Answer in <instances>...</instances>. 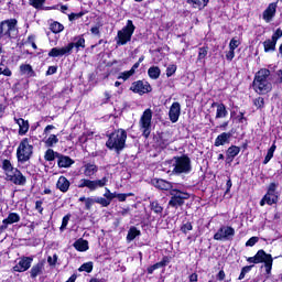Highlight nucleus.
<instances>
[{
	"instance_id": "473e14b6",
	"label": "nucleus",
	"mask_w": 282,
	"mask_h": 282,
	"mask_svg": "<svg viewBox=\"0 0 282 282\" xmlns=\"http://www.w3.org/2000/svg\"><path fill=\"white\" fill-rule=\"evenodd\" d=\"M264 52H274L276 50V42L273 40H265L263 42Z\"/></svg>"
},
{
	"instance_id": "f257e3e1",
	"label": "nucleus",
	"mask_w": 282,
	"mask_h": 282,
	"mask_svg": "<svg viewBox=\"0 0 282 282\" xmlns=\"http://www.w3.org/2000/svg\"><path fill=\"white\" fill-rule=\"evenodd\" d=\"M253 89L257 94H269L272 91V82H270V69L261 68L253 79Z\"/></svg>"
},
{
	"instance_id": "a211bd4d",
	"label": "nucleus",
	"mask_w": 282,
	"mask_h": 282,
	"mask_svg": "<svg viewBox=\"0 0 282 282\" xmlns=\"http://www.w3.org/2000/svg\"><path fill=\"white\" fill-rule=\"evenodd\" d=\"M275 15H276V2H272L263 11L262 19L265 21V23H270Z\"/></svg>"
},
{
	"instance_id": "3c124183",
	"label": "nucleus",
	"mask_w": 282,
	"mask_h": 282,
	"mask_svg": "<svg viewBox=\"0 0 282 282\" xmlns=\"http://www.w3.org/2000/svg\"><path fill=\"white\" fill-rule=\"evenodd\" d=\"M94 204H96V199L88 197L87 199H85V208L86 210H91V206H94Z\"/></svg>"
},
{
	"instance_id": "6e6d98bb",
	"label": "nucleus",
	"mask_w": 282,
	"mask_h": 282,
	"mask_svg": "<svg viewBox=\"0 0 282 282\" xmlns=\"http://www.w3.org/2000/svg\"><path fill=\"white\" fill-rule=\"evenodd\" d=\"M259 241L258 237H251L247 242L246 246L252 248Z\"/></svg>"
},
{
	"instance_id": "09e8293b",
	"label": "nucleus",
	"mask_w": 282,
	"mask_h": 282,
	"mask_svg": "<svg viewBox=\"0 0 282 282\" xmlns=\"http://www.w3.org/2000/svg\"><path fill=\"white\" fill-rule=\"evenodd\" d=\"M241 45V41H239L237 37L231 39L229 43V50H237L238 46Z\"/></svg>"
},
{
	"instance_id": "2eb2a0df",
	"label": "nucleus",
	"mask_w": 282,
	"mask_h": 282,
	"mask_svg": "<svg viewBox=\"0 0 282 282\" xmlns=\"http://www.w3.org/2000/svg\"><path fill=\"white\" fill-rule=\"evenodd\" d=\"M32 261H34L32 257H22L13 267L14 272H26L32 267Z\"/></svg>"
},
{
	"instance_id": "0eeeda50",
	"label": "nucleus",
	"mask_w": 282,
	"mask_h": 282,
	"mask_svg": "<svg viewBox=\"0 0 282 282\" xmlns=\"http://www.w3.org/2000/svg\"><path fill=\"white\" fill-rule=\"evenodd\" d=\"M33 151L34 147L30 144V139H23L17 149L18 162H28L32 158Z\"/></svg>"
},
{
	"instance_id": "f03ea898",
	"label": "nucleus",
	"mask_w": 282,
	"mask_h": 282,
	"mask_svg": "<svg viewBox=\"0 0 282 282\" xmlns=\"http://www.w3.org/2000/svg\"><path fill=\"white\" fill-rule=\"evenodd\" d=\"M172 173L173 175H188L193 171V165L191 164V158L186 155L174 156L172 159Z\"/></svg>"
},
{
	"instance_id": "774afa93",
	"label": "nucleus",
	"mask_w": 282,
	"mask_h": 282,
	"mask_svg": "<svg viewBox=\"0 0 282 282\" xmlns=\"http://www.w3.org/2000/svg\"><path fill=\"white\" fill-rule=\"evenodd\" d=\"M198 281V275L197 273H192L189 275V282H197Z\"/></svg>"
},
{
	"instance_id": "7ed1b4c3",
	"label": "nucleus",
	"mask_w": 282,
	"mask_h": 282,
	"mask_svg": "<svg viewBox=\"0 0 282 282\" xmlns=\"http://www.w3.org/2000/svg\"><path fill=\"white\" fill-rule=\"evenodd\" d=\"M2 169L7 175L8 182H12L13 184L18 186H25V176L19 171L18 169H14L12 166V163L8 160L2 161Z\"/></svg>"
},
{
	"instance_id": "c756f323",
	"label": "nucleus",
	"mask_w": 282,
	"mask_h": 282,
	"mask_svg": "<svg viewBox=\"0 0 282 282\" xmlns=\"http://www.w3.org/2000/svg\"><path fill=\"white\" fill-rule=\"evenodd\" d=\"M162 74V70L158 66H152L148 69V75L152 80H158L160 78V75Z\"/></svg>"
},
{
	"instance_id": "4c0bfd02",
	"label": "nucleus",
	"mask_w": 282,
	"mask_h": 282,
	"mask_svg": "<svg viewBox=\"0 0 282 282\" xmlns=\"http://www.w3.org/2000/svg\"><path fill=\"white\" fill-rule=\"evenodd\" d=\"M63 30H65V26H63V24H61L59 22H53L51 24V31L54 34H61V32H63Z\"/></svg>"
},
{
	"instance_id": "79ce46f5",
	"label": "nucleus",
	"mask_w": 282,
	"mask_h": 282,
	"mask_svg": "<svg viewBox=\"0 0 282 282\" xmlns=\"http://www.w3.org/2000/svg\"><path fill=\"white\" fill-rule=\"evenodd\" d=\"M56 155H58V153H55L54 150L52 149H48L46 152H45V160L47 162H53V160H55Z\"/></svg>"
},
{
	"instance_id": "13d9d810",
	"label": "nucleus",
	"mask_w": 282,
	"mask_h": 282,
	"mask_svg": "<svg viewBox=\"0 0 282 282\" xmlns=\"http://www.w3.org/2000/svg\"><path fill=\"white\" fill-rule=\"evenodd\" d=\"M254 105L258 107V109H261V107H263V105H264L263 97H259V98L254 99Z\"/></svg>"
},
{
	"instance_id": "603ef678",
	"label": "nucleus",
	"mask_w": 282,
	"mask_h": 282,
	"mask_svg": "<svg viewBox=\"0 0 282 282\" xmlns=\"http://www.w3.org/2000/svg\"><path fill=\"white\" fill-rule=\"evenodd\" d=\"M282 36V30L281 29H276V31L273 33L271 41H274L276 43V41H279V39H281Z\"/></svg>"
},
{
	"instance_id": "a19ab883",
	"label": "nucleus",
	"mask_w": 282,
	"mask_h": 282,
	"mask_svg": "<svg viewBox=\"0 0 282 282\" xmlns=\"http://www.w3.org/2000/svg\"><path fill=\"white\" fill-rule=\"evenodd\" d=\"M133 76V70H126L119 74L118 80H129Z\"/></svg>"
},
{
	"instance_id": "ea45409f",
	"label": "nucleus",
	"mask_w": 282,
	"mask_h": 282,
	"mask_svg": "<svg viewBox=\"0 0 282 282\" xmlns=\"http://www.w3.org/2000/svg\"><path fill=\"white\" fill-rule=\"evenodd\" d=\"M94 270V262H86L80 265L79 272H91Z\"/></svg>"
},
{
	"instance_id": "49530a36",
	"label": "nucleus",
	"mask_w": 282,
	"mask_h": 282,
	"mask_svg": "<svg viewBox=\"0 0 282 282\" xmlns=\"http://www.w3.org/2000/svg\"><path fill=\"white\" fill-rule=\"evenodd\" d=\"M95 204H100L101 206L107 207L111 204V200H109V198L98 197L95 199Z\"/></svg>"
},
{
	"instance_id": "e433bc0d",
	"label": "nucleus",
	"mask_w": 282,
	"mask_h": 282,
	"mask_svg": "<svg viewBox=\"0 0 282 282\" xmlns=\"http://www.w3.org/2000/svg\"><path fill=\"white\" fill-rule=\"evenodd\" d=\"M274 151H276V144H272L271 148L268 150V153L264 158L263 164H268L272 158H274Z\"/></svg>"
},
{
	"instance_id": "20e7f679",
	"label": "nucleus",
	"mask_w": 282,
	"mask_h": 282,
	"mask_svg": "<svg viewBox=\"0 0 282 282\" xmlns=\"http://www.w3.org/2000/svg\"><path fill=\"white\" fill-rule=\"evenodd\" d=\"M127 143V131L119 129L112 132L108 141L106 142V147L111 151L120 152L124 149V144Z\"/></svg>"
},
{
	"instance_id": "6e6552de",
	"label": "nucleus",
	"mask_w": 282,
	"mask_h": 282,
	"mask_svg": "<svg viewBox=\"0 0 282 282\" xmlns=\"http://www.w3.org/2000/svg\"><path fill=\"white\" fill-rule=\"evenodd\" d=\"M134 32L135 25H133V21L128 20L127 25L117 33V45H127Z\"/></svg>"
},
{
	"instance_id": "4be33fe9",
	"label": "nucleus",
	"mask_w": 282,
	"mask_h": 282,
	"mask_svg": "<svg viewBox=\"0 0 282 282\" xmlns=\"http://www.w3.org/2000/svg\"><path fill=\"white\" fill-rule=\"evenodd\" d=\"M20 74L26 76V78H34L36 76V72H34V68L30 64L20 65Z\"/></svg>"
},
{
	"instance_id": "39448f33",
	"label": "nucleus",
	"mask_w": 282,
	"mask_h": 282,
	"mask_svg": "<svg viewBox=\"0 0 282 282\" xmlns=\"http://www.w3.org/2000/svg\"><path fill=\"white\" fill-rule=\"evenodd\" d=\"M17 19L4 20L0 23V39H17L19 29Z\"/></svg>"
},
{
	"instance_id": "0e129e2a",
	"label": "nucleus",
	"mask_w": 282,
	"mask_h": 282,
	"mask_svg": "<svg viewBox=\"0 0 282 282\" xmlns=\"http://www.w3.org/2000/svg\"><path fill=\"white\" fill-rule=\"evenodd\" d=\"M35 208L39 210V213H43V203L41 200H37L35 203Z\"/></svg>"
},
{
	"instance_id": "69168bd1",
	"label": "nucleus",
	"mask_w": 282,
	"mask_h": 282,
	"mask_svg": "<svg viewBox=\"0 0 282 282\" xmlns=\"http://www.w3.org/2000/svg\"><path fill=\"white\" fill-rule=\"evenodd\" d=\"M224 279H226V272H224V270H221L217 274V280L218 281H224Z\"/></svg>"
},
{
	"instance_id": "37998d69",
	"label": "nucleus",
	"mask_w": 282,
	"mask_h": 282,
	"mask_svg": "<svg viewBox=\"0 0 282 282\" xmlns=\"http://www.w3.org/2000/svg\"><path fill=\"white\" fill-rule=\"evenodd\" d=\"M46 147H52L53 144H58V137L56 134H51L46 141H45Z\"/></svg>"
},
{
	"instance_id": "4d7b16f0",
	"label": "nucleus",
	"mask_w": 282,
	"mask_h": 282,
	"mask_svg": "<svg viewBox=\"0 0 282 282\" xmlns=\"http://www.w3.org/2000/svg\"><path fill=\"white\" fill-rule=\"evenodd\" d=\"M58 261V256L54 254L53 257L50 256L47 258V262L50 263V265H56V262Z\"/></svg>"
},
{
	"instance_id": "bf43d9fd",
	"label": "nucleus",
	"mask_w": 282,
	"mask_h": 282,
	"mask_svg": "<svg viewBox=\"0 0 282 282\" xmlns=\"http://www.w3.org/2000/svg\"><path fill=\"white\" fill-rule=\"evenodd\" d=\"M56 72H57L56 66H50L47 72H46V76H52L53 74H56Z\"/></svg>"
},
{
	"instance_id": "aec40b11",
	"label": "nucleus",
	"mask_w": 282,
	"mask_h": 282,
	"mask_svg": "<svg viewBox=\"0 0 282 282\" xmlns=\"http://www.w3.org/2000/svg\"><path fill=\"white\" fill-rule=\"evenodd\" d=\"M69 186H72L69 180H67L65 176H59L56 183V188L61 191V193H67V191H69Z\"/></svg>"
},
{
	"instance_id": "b1692460",
	"label": "nucleus",
	"mask_w": 282,
	"mask_h": 282,
	"mask_svg": "<svg viewBox=\"0 0 282 282\" xmlns=\"http://www.w3.org/2000/svg\"><path fill=\"white\" fill-rule=\"evenodd\" d=\"M72 164H74V160H72L69 156L58 155L57 165L59 169H69Z\"/></svg>"
},
{
	"instance_id": "9b49d317",
	"label": "nucleus",
	"mask_w": 282,
	"mask_h": 282,
	"mask_svg": "<svg viewBox=\"0 0 282 282\" xmlns=\"http://www.w3.org/2000/svg\"><path fill=\"white\" fill-rule=\"evenodd\" d=\"M172 195L169 206H172L173 208H178V206H184V200L188 199L191 197V194L186 192H182L177 188H174L170 192Z\"/></svg>"
},
{
	"instance_id": "393cba45",
	"label": "nucleus",
	"mask_w": 282,
	"mask_h": 282,
	"mask_svg": "<svg viewBox=\"0 0 282 282\" xmlns=\"http://www.w3.org/2000/svg\"><path fill=\"white\" fill-rule=\"evenodd\" d=\"M74 248L78 250V252H87V250H89V242L80 238L74 242Z\"/></svg>"
},
{
	"instance_id": "c85d7f7f",
	"label": "nucleus",
	"mask_w": 282,
	"mask_h": 282,
	"mask_svg": "<svg viewBox=\"0 0 282 282\" xmlns=\"http://www.w3.org/2000/svg\"><path fill=\"white\" fill-rule=\"evenodd\" d=\"M208 1L210 0H187V3H189V6L196 10H204V8L208 6Z\"/></svg>"
},
{
	"instance_id": "6ab92c4d",
	"label": "nucleus",
	"mask_w": 282,
	"mask_h": 282,
	"mask_svg": "<svg viewBox=\"0 0 282 282\" xmlns=\"http://www.w3.org/2000/svg\"><path fill=\"white\" fill-rule=\"evenodd\" d=\"M153 186H155V188H160L161 191H173L175 189L173 187V184L162 180V178H155L152 181Z\"/></svg>"
},
{
	"instance_id": "c03bdc74",
	"label": "nucleus",
	"mask_w": 282,
	"mask_h": 282,
	"mask_svg": "<svg viewBox=\"0 0 282 282\" xmlns=\"http://www.w3.org/2000/svg\"><path fill=\"white\" fill-rule=\"evenodd\" d=\"M208 56V47H200L198 51L197 61H204Z\"/></svg>"
},
{
	"instance_id": "4468645a",
	"label": "nucleus",
	"mask_w": 282,
	"mask_h": 282,
	"mask_svg": "<svg viewBox=\"0 0 282 282\" xmlns=\"http://www.w3.org/2000/svg\"><path fill=\"white\" fill-rule=\"evenodd\" d=\"M72 50H74V44H68L62 48L53 47L48 52V56L51 58H58V56H69V54H72Z\"/></svg>"
},
{
	"instance_id": "5701e85b",
	"label": "nucleus",
	"mask_w": 282,
	"mask_h": 282,
	"mask_svg": "<svg viewBox=\"0 0 282 282\" xmlns=\"http://www.w3.org/2000/svg\"><path fill=\"white\" fill-rule=\"evenodd\" d=\"M14 122H17V124L20 128L19 129L20 135H25V132L30 131V123L25 119H23V118H20V119L14 118Z\"/></svg>"
},
{
	"instance_id": "cd10ccee",
	"label": "nucleus",
	"mask_w": 282,
	"mask_h": 282,
	"mask_svg": "<svg viewBox=\"0 0 282 282\" xmlns=\"http://www.w3.org/2000/svg\"><path fill=\"white\" fill-rule=\"evenodd\" d=\"M84 175L86 177H91V175H96L98 173V166L95 164L88 163L83 166Z\"/></svg>"
},
{
	"instance_id": "ddd939ff",
	"label": "nucleus",
	"mask_w": 282,
	"mask_h": 282,
	"mask_svg": "<svg viewBox=\"0 0 282 282\" xmlns=\"http://www.w3.org/2000/svg\"><path fill=\"white\" fill-rule=\"evenodd\" d=\"M235 237V228L223 226L214 235V239L216 241H229V239Z\"/></svg>"
},
{
	"instance_id": "7c9ffc66",
	"label": "nucleus",
	"mask_w": 282,
	"mask_h": 282,
	"mask_svg": "<svg viewBox=\"0 0 282 282\" xmlns=\"http://www.w3.org/2000/svg\"><path fill=\"white\" fill-rule=\"evenodd\" d=\"M43 272V262H39L37 264H34L31 269V278L36 279L39 274Z\"/></svg>"
},
{
	"instance_id": "2f4dec72",
	"label": "nucleus",
	"mask_w": 282,
	"mask_h": 282,
	"mask_svg": "<svg viewBox=\"0 0 282 282\" xmlns=\"http://www.w3.org/2000/svg\"><path fill=\"white\" fill-rule=\"evenodd\" d=\"M238 153H241V148L231 145L227 150V158L235 160V158H237Z\"/></svg>"
},
{
	"instance_id": "338daca9",
	"label": "nucleus",
	"mask_w": 282,
	"mask_h": 282,
	"mask_svg": "<svg viewBox=\"0 0 282 282\" xmlns=\"http://www.w3.org/2000/svg\"><path fill=\"white\" fill-rule=\"evenodd\" d=\"M29 43H31V47H33V50H36V43H34V35H31L28 37Z\"/></svg>"
},
{
	"instance_id": "58836bf2",
	"label": "nucleus",
	"mask_w": 282,
	"mask_h": 282,
	"mask_svg": "<svg viewBox=\"0 0 282 282\" xmlns=\"http://www.w3.org/2000/svg\"><path fill=\"white\" fill-rule=\"evenodd\" d=\"M151 210H153V213H155V215H162L164 208L161 207L159 202H152L151 203Z\"/></svg>"
},
{
	"instance_id": "de8ad7c7",
	"label": "nucleus",
	"mask_w": 282,
	"mask_h": 282,
	"mask_svg": "<svg viewBox=\"0 0 282 282\" xmlns=\"http://www.w3.org/2000/svg\"><path fill=\"white\" fill-rule=\"evenodd\" d=\"M175 72H177V66L175 64L169 65L166 68L167 78H171V76H173V74H175Z\"/></svg>"
},
{
	"instance_id": "9d476101",
	"label": "nucleus",
	"mask_w": 282,
	"mask_h": 282,
	"mask_svg": "<svg viewBox=\"0 0 282 282\" xmlns=\"http://www.w3.org/2000/svg\"><path fill=\"white\" fill-rule=\"evenodd\" d=\"M151 120H153V110L145 109L140 118L139 124L144 138L151 135Z\"/></svg>"
},
{
	"instance_id": "f704fd0d",
	"label": "nucleus",
	"mask_w": 282,
	"mask_h": 282,
	"mask_svg": "<svg viewBox=\"0 0 282 282\" xmlns=\"http://www.w3.org/2000/svg\"><path fill=\"white\" fill-rule=\"evenodd\" d=\"M135 237H140V230H138L135 227H131L128 231L127 239L128 241H133Z\"/></svg>"
},
{
	"instance_id": "052dcab7",
	"label": "nucleus",
	"mask_w": 282,
	"mask_h": 282,
	"mask_svg": "<svg viewBox=\"0 0 282 282\" xmlns=\"http://www.w3.org/2000/svg\"><path fill=\"white\" fill-rule=\"evenodd\" d=\"M227 61H232L235 58V51L232 48H229V52L226 54Z\"/></svg>"
},
{
	"instance_id": "8fccbe9b",
	"label": "nucleus",
	"mask_w": 282,
	"mask_h": 282,
	"mask_svg": "<svg viewBox=\"0 0 282 282\" xmlns=\"http://www.w3.org/2000/svg\"><path fill=\"white\" fill-rule=\"evenodd\" d=\"M72 215H66L63 217L62 219V226H61V230H65V228H67V225L69 224V219H70Z\"/></svg>"
},
{
	"instance_id": "a878e982",
	"label": "nucleus",
	"mask_w": 282,
	"mask_h": 282,
	"mask_svg": "<svg viewBox=\"0 0 282 282\" xmlns=\"http://www.w3.org/2000/svg\"><path fill=\"white\" fill-rule=\"evenodd\" d=\"M213 107H216V118H226L228 116V110L224 104L214 102Z\"/></svg>"
},
{
	"instance_id": "f3484780",
	"label": "nucleus",
	"mask_w": 282,
	"mask_h": 282,
	"mask_svg": "<svg viewBox=\"0 0 282 282\" xmlns=\"http://www.w3.org/2000/svg\"><path fill=\"white\" fill-rule=\"evenodd\" d=\"M182 115V105L180 102L175 101L170 107L169 111V118L171 122L175 123L177 120H180V116Z\"/></svg>"
},
{
	"instance_id": "f8f14e48",
	"label": "nucleus",
	"mask_w": 282,
	"mask_h": 282,
	"mask_svg": "<svg viewBox=\"0 0 282 282\" xmlns=\"http://www.w3.org/2000/svg\"><path fill=\"white\" fill-rule=\"evenodd\" d=\"M276 186H278L276 183H271L269 185L267 194L260 200V206H265V204H268L269 206H272V204H276V202H279V194L276 193Z\"/></svg>"
},
{
	"instance_id": "c9c22d12",
	"label": "nucleus",
	"mask_w": 282,
	"mask_h": 282,
	"mask_svg": "<svg viewBox=\"0 0 282 282\" xmlns=\"http://www.w3.org/2000/svg\"><path fill=\"white\" fill-rule=\"evenodd\" d=\"M68 45H73V48L76 47L77 50L78 47H85V37H83V35H79L75 37V42L68 43Z\"/></svg>"
},
{
	"instance_id": "680f3d73",
	"label": "nucleus",
	"mask_w": 282,
	"mask_h": 282,
	"mask_svg": "<svg viewBox=\"0 0 282 282\" xmlns=\"http://www.w3.org/2000/svg\"><path fill=\"white\" fill-rule=\"evenodd\" d=\"M90 32H91V34H94V36H100V28H98V26H93L90 29Z\"/></svg>"
},
{
	"instance_id": "a18cd8bd",
	"label": "nucleus",
	"mask_w": 282,
	"mask_h": 282,
	"mask_svg": "<svg viewBox=\"0 0 282 282\" xmlns=\"http://www.w3.org/2000/svg\"><path fill=\"white\" fill-rule=\"evenodd\" d=\"M30 6L33 8H36V10L43 8V4L45 3V0H29Z\"/></svg>"
},
{
	"instance_id": "bb28decb",
	"label": "nucleus",
	"mask_w": 282,
	"mask_h": 282,
	"mask_svg": "<svg viewBox=\"0 0 282 282\" xmlns=\"http://www.w3.org/2000/svg\"><path fill=\"white\" fill-rule=\"evenodd\" d=\"M21 221V216L18 213H10L3 224L7 226H12V224H19Z\"/></svg>"
},
{
	"instance_id": "1a4fd4ad",
	"label": "nucleus",
	"mask_w": 282,
	"mask_h": 282,
	"mask_svg": "<svg viewBox=\"0 0 282 282\" xmlns=\"http://www.w3.org/2000/svg\"><path fill=\"white\" fill-rule=\"evenodd\" d=\"M107 182H109V178H107V176L95 181L82 178L77 183V188H88L90 193H94V191H98V188H104V186H107Z\"/></svg>"
},
{
	"instance_id": "72a5a7b5",
	"label": "nucleus",
	"mask_w": 282,
	"mask_h": 282,
	"mask_svg": "<svg viewBox=\"0 0 282 282\" xmlns=\"http://www.w3.org/2000/svg\"><path fill=\"white\" fill-rule=\"evenodd\" d=\"M164 265H166V259H163L161 262H158L151 265L150 268H148V274H153L155 270H160V268H164Z\"/></svg>"
},
{
	"instance_id": "5fc2aeb1",
	"label": "nucleus",
	"mask_w": 282,
	"mask_h": 282,
	"mask_svg": "<svg viewBox=\"0 0 282 282\" xmlns=\"http://www.w3.org/2000/svg\"><path fill=\"white\" fill-rule=\"evenodd\" d=\"M133 194L132 193H128V194H118L117 195V199H119L120 202H127V197H132Z\"/></svg>"
},
{
	"instance_id": "864d4df0",
	"label": "nucleus",
	"mask_w": 282,
	"mask_h": 282,
	"mask_svg": "<svg viewBox=\"0 0 282 282\" xmlns=\"http://www.w3.org/2000/svg\"><path fill=\"white\" fill-rule=\"evenodd\" d=\"M181 230L186 235V232L193 230V225L191 223H186L181 227Z\"/></svg>"
},
{
	"instance_id": "dca6fc26",
	"label": "nucleus",
	"mask_w": 282,
	"mask_h": 282,
	"mask_svg": "<svg viewBox=\"0 0 282 282\" xmlns=\"http://www.w3.org/2000/svg\"><path fill=\"white\" fill-rule=\"evenodd\" d=\"M130 89L134 94H140V96H142V94H149V91H151V85H149V83L138 80L132 83Z\"/></svg>"
},
{
	"instance_id": "423d86ee",
	"label": "nucleus",
	"mask_w": 282,
	"mask_h": 282,
	"mask_svg": "<svg viewBox=\"0 0 282 282\" xmlns=\"http://www.w3.org/2000/svg\"><path fill=\"white\" fill-rule=\"evenodd\" d=\"M248 263H264L267 274L272 272V263L274 259H272V254L265 253L263 249L259 250L254 257L247 258Z\"/></svg>"
},
{
	"instance_id": "412c9836",
	"label": "nucleus",
	"mask_w": 282,
	"mask_h": 282,
	"mask_svg": "<svg viewBox=\"0 0 282 282\" xmlns=\"http://www.w3.org/2000/svg\"><path fill=\"white\" fill-rule=\"evenodd\" d=\"M230 138H232V133L230 132L220 133L215 140V147H224V144H228Z\"/></svg>"
},
{
	"instance_id": "e2e57ef3",
	"label": "nucleus",
	"mask_w": 282,
	"mask_h": 282,
	"mask_svg": "<svg viewBox=\"0 0 282 282\" xmlns=\"http://www.w3.org/2000/svg\"><path fill=\"white\" fill-rule=\"evenodd\" d=\"M105 191H106V193L104 194V197L111 202V197H112L111 191L109 188H107V187L105 188Z\"/></svg>"
}]
</instances>
